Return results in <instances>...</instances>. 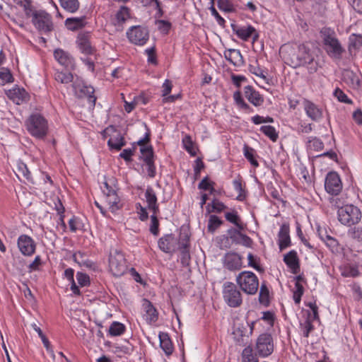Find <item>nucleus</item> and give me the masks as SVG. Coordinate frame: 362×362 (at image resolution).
<instances>
[{"label": "nucleus", "instance_id": "34", "mask_svg": "<svg viewBox=\"0 0 362 362\" xmlns=\"http://www.w3.org/2000/svg\"><path fill=\"white\" fill-rule=\"evenodd\" d=\"M259 357L257 352H254L253 347L251 344L244 348L241 353L242 362H259Z\"/></svg>", "mask_w": 362, "mask_h": 362}, {"label": "nucleus", "instance_id": "60", "mask_svg": "<svg viewBox=\"0 0 362 362\" xmlns=\"http://www.w3.org/2000/svg\"><path fill=\"white\" fill-rule=\"evenodd\" d=\"M333 95L341 103H344L346 104L353 103V101L350 98H349L346 94H345L344 92L339 88H337L334 90Z\"/></svg>", "mask_w": 362, "mask_h": 362}, {"label": "nucleus", "instance_id": "47", "mask_svg": "<svg viewBox=\"0 0 362 362\" xmlns=\"http://www.w3.org/2000/svg\"><path fill=\"white\" fill-rule=\"evenodd\" d=\"M260 131L274 142L276 141L279 138V134L276 129L271 125L262 126Z\"/></svg>", "mask_w": 362, "mask_h": 362}, {"label": "nucleus", "instance_id": "13", "mask_svg": "<svg viewBox=\"0 0 362 362\" xmlns=\"http://www.w3.org/2000/svg\"><path fill=\"white\" fill-rule=\"evenodd\" d=\"M325 188L332 195H337L341 192L342 183L338 173L336 172L327 173L325 182Z\"/></svg>", "mask_w": 362, "mask_h": 362}, {"label": "nucleus", "instance_id": "19", "mask_svg": "<svg viewBox=\"0 0 362 362\" xmlns=\"http://www.w3.org/2000/svg\"><path fill=\"white\" fill-rule=\"evenodd\" d=\"M189 237L187 234H181L180 244V262L185 267L189 266L190 264V254H189Z\"/></svg>", "mask_w": 362, "mask_h": 362}, {"label": "nucleus", "instance_id": "1", "mask_svg": "<svg viewBox=\"0 0 362 362\" xmlns=\"http://www.w3.org/2000/svg\"><path fill=\"white\" fill-rule=\"evenodd\" d=\"M288 60L293 67H306L310 74H314L318 70L319 62L315 59L314 52L305 44H300L296 49H293L289 54Z\"/></svg>", "mask_w": 362, "mask_h": 362}, {"label": "nucleus", "instance_id": "38", "mask_svg": "<svg viewBox=\"0 0 362 362\" xmlns=\"http://www.w3.org/2000/svg\"><path fill=\"white\" fill-rule=\"evenodd\" d=\"M259 302L261 305L265 307H268L270 304L269 290L264 282L260 286Z\"/></svg>", "mask_w": 362, "mask_h": 362}, {"label": "nucleus", "instance_id": "59", "mask_svg": "<svg viewBox=\"0 0 362 362\" xmlns=\"http://www.w3.org/2000/svg\"><path fill=\"white\" fill-rule=\"evenodd\" d=\"M214 182L209 181V177L206 176L204 177L202 181L198 185V188L199 189L203 190H210L211 193H213L214 191Z\"/></svg>", "mask_w": 362, "mask_h": 362}, {"label": "nucleus", "instance_id": "39", "mask_svg": "<svg viewBox=\"0 0 362 362\" xmlns=\"http://www.w3.org/2000/svg\"><path fill=\"white\" fill-rule=\"evenodd\" d=\"M243 154L245 158L250 163V164L257 168L259 166V163L257 160L256 152L254 148L249 146L247 144H245L243 146Z\"/></svg>", "mask_w": 362, "mask_h": 362}, {"label": "nucleus", "instance_id": "46", "mask_svg": "<svg viewBox=\"0 0 362 362\" xmlns=\"http://www.w3.org/2000/svg\"><path fill=\"white\" fill-rule=\"evenodd\" d=\"M223 221L216 215H211L209 216L207 225L208 231L210 233H214L215 230L218 228Z\"/></svg>", "mask_w": 362, "mask_h": 362}, {"label": "nucleus", "instance_id": "56", "mask_svg": "<svg viewBox=\"0 0 362 362\" xmlns=\"http://www.w3.org/2000/svg\"><path fill=\"white\" fill-rule=\"evenodd\" d=\"M124 331V326L123 324L117 322H114L110 327L109 333L112 336L121 335Z\"/></svg>", "mask_w": 362, "mask_h": 362}, {"label": "nucleus", "instance_id": "25", "mask_svg": "<svg viewBox=\"0 0 362 362\" xmlns=\"http://www.w3.org/2000/svg\"><path fill=\"white\" fill-rule=\"evenodd\" d=\"M244 94L245 98L254 106L259 107L263 105L264 101V97L252 86H247L244 88Z\"/></svg>", "mask_w": 362, "mask_h": 362}, {"label": "nucleus", "instance_id": "12", "mask_svg": "<svg viewBox=\"0 0 362 362\" xmlns=\"http://www.w3.org/2000/svg\"><path fill=\"white\" fill-rule=\"evenodd\" d=\"M104 135L105 136H110L107 145L112 150L119 151L125 145L121 133L112 126H110L104 130Z\"/></svg>", "mask_w": 362, "mask_h": 362}, {"label": "nucleus", "instance_id": "48", "mask_svg": "<svg viewBox=\"0 0 362 362\" xmlns=\"http://www.w3.org/2000/svg\"><path fill=\"white\" fill-rule=\"evenodd\" d=\"M307 146L311 150L320 151L323 149L324 144L319 138L310 136L308 139Z\"/></svg>", "mask_w": 362, "mask_h": 362}, {"label": "nucleus", "instance_id": "16", "mask_svg": "<svg viewBox=\"0 0 362 362\" xmlns=\"http://www.w3.org/2000/svg\"><path fill=\"white\" fill-rule=\"evenodd\" d=\"M55 59L69 71H73L76 68L74 59L67 52L62 49H57L54 52Z\"/></svg>", "mask_w": 362, "mask_h": 362}, {"label": "nucleus", "instance_id": "21", "mask_svg": "<svg viewBox=\"0 0 362 362\" xmlns=\"http://www.w3.org/2000/svg\"><path fill=\"white\" fill-rule=\"evenodd\" d=\"M248 325L240 324L233 331V339L235 343L239 346H245L250 337L248 333Z\"/></svg>", "mask_w": 362, "mask_h": 362}, {"label": "nucleus", "instance_id": "45", "mask_svg": "<svg viewBox=\"0 0 362 362\" xmlns=\"http://www.w3.org/2000/svg\"><path fill=\"white\" fill-rule=\"evenodd\" d=\"M248 266L252 267L259 273H264V269L261 265V259L259 257L253 255L252 253L247 255Z\"/></svg>", "mask_w": 362, "mask_h": 362}, {"label": "nucleus", "instance_id": "49", "mask_svg": "<svg viewBox=\"0 0 362 362\" xmlns=\"http://www.w3.org/2000/svg\"><path fill=\"white\" fill-rule=\"evenodd\" d=\"M54 78L57 82H59L62 84H67L73 81L74 76L73 74L70 72L66 73L57 71L54 74Z\"/></svg>", "mask_w": 362, "mask_h": 362}, {"label": "nucleus", "instance_id": "35", "mask_svg": "<svg viewBox=\"0 0 362 362\" xmlns=\"http://www.w3.org/2000/svg\"><path fill=\"white\" fill-rule=\"evenodd\" d=\"M341 274L343 277L356 278L361 275L358 265L356 264H346L341 268Z\"/></svg>", "mask_w": 362, "mask_h": 362}, {"label": "nucleus", "instance_id": "55", "mask_svg": "<svg viewBox=\"0 0 362 362\" xmlns=\"http://www.w3.org/2000/svg\"><path fill=\"white\" fill-rule=\"evenodd\" d=\"M137 45H144L148 40L149 35L148 31L142 28L141 26L137 25Z\"/></svg>", "mask_w": 362, "mask_h": 362}, {"label": "nucleus", "instance_id": "27", "mask_svg": "<svg viewBox=\"0 0 362 362\" xmlns=\"http://www.w3.org/2000/svg\"><path fill=\"white\" fill-rule=\"evenodd\" d=\"M231 28L238 37L243 41H248L252 33L255 32V28L251 25L238 26L233 23L231 24Z\"/></svg>", "mask_w": 362, "mask_h": 362}, {"label": "nucleus", "instance_id": "28", "mask_svg": "<svg viewBox=\"0 0 362 362\" xmlns=\"http://www.w3.org/2000/svg\"><path fill=\"white\" fill-rule=\"evenodd\" d=\"M303 105L307 115L311 119L316 121L322 117V110L313 102L307 99H304Z\"/></svg>", "mask_w": 362, "mask_h": 362}, {"label": "nucleus", "instance_id": "2", "mask_svg": "<svg viewBox=\"0 0 362 362\" xmlns=\"http://www.w3.org/2000/svg\"><path fill=\"white\" fill-rule=\"evenodd\" d=\"M322 47L327 55L335 59H341L345 52L341 42L337 37L334 30L330 28L324 27L320 31Z\"/></svg>", "mask_w": 362, "mask_h": 362}, {"label": "nucleus", "instance_id": "64", "mask_svg": "<svg viewBox=\"0 0 362 362\" xmlns=\"http://www.w3.org/2000/svg\"><path fill=\"white\" fill-rule=\"evenodd\" d=\"M350 286L354 295V300L358 302H362V288L360 285L357 283H354Z\"/></svg>", "mask_w": 362, "mask_h": 362}, {"label": "nucleus", "instance_id": "41", "mask_svg": "<svg viewBox=\"0 0 362 362\" xmlns=\"http://www.w3.org/2000/svg\"><path fill=\"white\" fill-rule=\"evenodd\" d=\"M308 315L306 320L303 322L300 323V328L303 331L304 337L308 338L310 333L314 329V325H313V320L311 319V314L310 311H308Z\"/></svg>", "mask_w": 362, "mask_h": 362}, {"label": "nucleus", "instance_id": "15", "mask_svg": "<svg viewBox=\"0 0 362 362\" xmlns=\"http://www.w3.org/2000/svg\"><path fill=\"white\" fill-rule=\"evenodd\" d=\"M72 86L76 95L80 98H88V101L92 105H95L96 97L94 95L95 90L93 87L84 83L81 84L76 81L73 83Z\"/></svg>", "mask_w": 362, "mask_h": 362}, {"label": "nucleus", "instance_id": "62", "mask_svg": "<svg viewBox=\"0 0 362 362\" xmlns=\"http://www.w3.org/2000/svg\"><path fill=\"white\" fill-rule=\"evenodd\" d=\"M243 230H239L238 228H231L227 230V233L231 241L235 244L240 243V236H241Z\"/></svg>", "mask_w": 362, "mask_h": 362}, {"label": "nucleus", "instance_id": "53", "mask_svg": "<svg viewBox=\"0 0 362 362\" xmlns=\"http://www.w3.org/2000/svg\"><path fill=\"white\" fill-rule=\"evenodd\" d=\"M155 23L159 32L163 35H168L172 28V23L168 21L158 19Z\"/></svg>", "mask_w": 362, "mask_h": 362}, {"label": "nucleus", "instance_id": "40", "mask_svg": "<svg viewBox=\"0 0 362 362\" xmlns=\"http://www.w3.org/2000/svg\"><path fill=\"white\" fill-rule=\"evenodd\" d=\"M60 6L67 12L75 13L80 6V3L78 0H59Z\"/></svg>", "mask_w": 362, "mask_h": 362}, {"label": "nucleus", "instance_id": "42", "mask_svg": "<svg viewBox=\"0 0 362 362\" xmlns=\"http://www.w3.org/2000/svg\"><path fill=\"white\" fill-rule=\"evenodd\" d=\"M233 185L234 189L239 192L238 195L236 197V200L240 202L244 201L247 197V193L242 184L241 177H238L237 179H235L233 181Z\"/></svg>", "mask_w": 362, "mask_h": 362}, {"label": "nucleus", "instance_id": "29", "mask_svg": "<svg viewBox=\"0 0 362 362\" xmlns=\"http://www.w3.org/2000/svg\"><path fill=\"white\" fill-rule=\"evenodd\" d=\"M78 47L86 54H93L95 53V48L91 45L89 36L88 34H82L78 37L77 40Z\"/></svg>", "mask_w": 362, "mask_h": 362}, {"label": "nucleus", "instance_id": "32", "mask_svg": "<svg viewBox=\"0 0 362 362\" xmlns=\"http://www.w3.org/2000/svg\"><path fill=\"white\" fill-rule=\"evenodd\" d=\"M158 337L160 348L167 356H170L174 351V346L168 334L160 332Z\"/></svg>", "mask_w": 362, "mask_h": 362}, {"label": "nucleus", "instance_id": "36", "mask_svg": "<svg viewBox=\"0 0 362 362\" xmlns=\"http://www.w3.org/2000/svg\"><path fill=\"white\" fill-rule=\"evenodd\" d=\"M225 218L227 221L233 224L239 230H244L245 225L243 223L237 211L233 209L231 211L225 213Z\"/></svg>", "mask_w": 362, "mask_h": 362}, {"label": "nucleus", "instance_id": "10", "mask_svg": "<svg viewBox=\"0 0 362 362\" xmlns=\"http://www.w3.org/2000/svg\"><path fill=\"white\" fill-rule=\"evenodd\" d=\"M109 267L112 274L115 276H120L124 274L127 269L124 255L118 251L110 253Z\"/></svg>", "mask_w": 362, "mask_h": 362}, {"label": "nucleus", "instance_id": "61", "mask_svg": "<svg viewBox=\"0 0 362 362\" xmlns=\"http://www.w3.org/2000/svg\"><path fill=\"white\" fill-rule=\"evenodd\" d=\"M211 206L212 207V210H208L209 213L216 212L220 214L228 208V206L226 204H224V203H223L222 202L219 201L217 199H213Z\"/></svg>", "mask_w": 362, "mask_h": 362}, {"label": "nucleus", "instance_id": "11", "mask_svg": "<svg viewBox=\"0 0 362 362\" xmlns=\"http://www.w3.org/2000/svg\"><path fill=\"white\" fill-rule=\"evenodd\" d=\"M32 22L40 33H47L53 29L51 16L43 11H35L33 13Z\"/></svg>", "mask_w": 362, "mask_h": 362}, {"label": "nucleus", "instance_id": "54", "mask_svg": "<svg viewBox=\"0 0 362 362\" xmlns=\"http://www.w3.org/2000/svg\"><path fill=\"white\" fill-rule=\"evenodd\" d=\"M304 293V288L300 282L295 283V290L293 292V299L296 305L300 304L301 297Z\"/></svg>", "mask_w": 362, "mask_h": 362}, {"label": "nucleus", "instance_id": "17", "mask_svg": "<svg viewBox=\"0 0 362 362\" xmlns=\"http://www.w3.org/2000/svg\"><path fill=\"white\" fill-rule=\"evenodd\" d=\"M141 310L143 317L149 324L156 322L158 319V312L152 303L146 298L141 300Z\"/></svg>", "mask_w": 362, "mask_h": 362}, {"label": "nucleus", "instance_id": "14", "mask_svg": "<svg viewBox=\"0 0 362 362\" xmlns=\"http://www.w3.org/2000/svg\"><path fill=\"white\" fill-rule=\"evenodd\" d=\"M223 264L229 271L240 270L243 267V257L237 252H228L223 257Z\"/></svg>", "mask_w": 362, "mask_h": 362}, {"label": "nucleus", "instance_id": "22", "mask_svg": "<svg viewBox=\"0 0 362 362\" xmlns=\"http://www.w3.org/2000/svg\"><path fill=\"white\" fill-rule=\"evenodd\" d=\"M278 245L281 251L291 245L290 226L288 223H283L278 233Z\"/></svg>", "mask_w": 362, "mask_h": 362}, {"label": "nucleus", "instance_id": "24", "mask_svg": "<svg viewBox=\"0 0 362 362\" xmlns=\"http://www.w3.org/2000/svg\"><path fill=\"white\" fill-rule=\"evenodd\" d=\"M320 237L333 254L339 255L343 252V246L335 238L328 235L327 232L325 234L320 233Z\"/></svg>", "mask_w": 362, "mask_h": 362}, {"label": "nucleus", "instance_id": "18", "mask_svg": "<svg viewBox=\"0 0 362 362\" xmlns=\"http://www.w3.org/2000/svg\"><path fill=\"white\" fill-rule=\"evenodd\" d=\"M177 240L173 234L165 235L158 242L160 250L169 254H173L177 250Z\"/></svg>", "mask_w": 362, "mask_h": 362}, {"label": "nucleus", "instance_id": "44", "mask_svg": "<svg viewBox=\"0 0 362 362\" xmlns=\"http://www.w3.org/2000/svg\"><path fill=\"white\" fill-rule=\"evenodd\" d=\"M141 127L145 130L144 137L141 138L137 141V146H152L151 142V130L148 127L147 124L145 122H141Z\"/></svg>", "mask_w": 362, "mask_h": 362}, {"label": "nucleus", "instance_id": "30", "mask_svg": "<svg viewBox=\"0 0 362 362\" xmlns=\"http://www.w3.org/2000/svg\"><path fill=\"white\" fill-rule=\"evenodd\" d=\"M145 198L148 204V208L152 211L153 214L159 212V207L157 204V197L152 187H148L145 192Z\"/></svg>", "mask_w": 362, "mask_h": 362}, {"label": "nucleus", "instance_id": "58", "mask_svg": "<svg viewBox=\"0 0 362 362\" xmlns=\"http://www.w3.org/2000/svg\"><path fill=\"white\" fill-rule=\"evenodd\" d=\"M348 235L352 239L362 241V226L351 227L348 230Z\"/></svg>", "mask_w": 362, "mask_h": 362}, {"label": "nucleus", "instance_id": "63", "mask_svg": "<svg viewBox=\"0 0 362 362\" xmlns=\"http://www.w3.org/2000/svg\"><path fill=\"white\" fill-rule=\"evenodd\" d=\"M157 214H153L151 216V223L150 231L154 235H158L159 233V221L156 216Z\"/></svg>", "mask_w": 362, "mask_h": 362}, {"label": "nucleus", "instance_id": "37", "mask_svg": "<svg viewBox=\"0 0 362 362\" xmlns=\"http://www.w3.org/2000/svg\"><path fill=\"white\" fill-rule=\"evenodd\" d=\"M15 173L20 180L23 179L24 182H33L31 173L28 169L27 165L23 162H18L17 163Z\"/></svg>", "mask_w": 362, "mask_h": 362}, {"label": "nucleus", "instance_id": "8", "mask_svg": "<svg viewBox=\"0 0 362 362\" xmlns=\"http://www.w3.org/2000/svg\"><path fill=\"white\" fill-rule=\"evenodd\" d=\"M223 297L227 305L231 308H238L243 303L240 291L235 284L230 281L223 284Z\"/></svg>", "mask_w": 362, "mask_h": 362}, {"label": "nucleus", "instance_id": "51", "mask_svg": "<svg viewBox=\"0 0 362 362\" xmlns=\"http://www.w3.org/2000/svg\"><path fill=\"white\" fill-rule=\"evenodd\" d=\"M26 94L23 88H16L9 90L10 97L16 100L17 104H20L25 99Z\"/></svg>", "mask_w": 362, "mask_h": 362}, {"label": "nucleus", "instance_id": "33", "mask_svg": "<svg viewBox=\"0 0 362 362\" xmlns=\"http://www.w3.org/2000/svg\"><path fill=\"white\" fill-rule=\"evenodd\" d=\"M86 24V16L80 18H68L65 21V25L67 29L75 31L83 28Z\"/></svg>", "mask_w": 362, "mask_h": 362}, {"label": "nucleus", "instance_id": "52", "mask_svg": "<svg viewBox=\"0 0 362 362\" xmlns=\"http://www.w3.org/2000/svg\"><path fill=\"white\" fill-rule=\"evenodd\" d=\"M349 50L351 52L352 49H357L362 46V35L351 34L349 38Z\"/></svg>", "mask_w": 362, "mask_h": 362}, {"label": "nucleus", "instance_id": "57", "mask_svg": "<svg viewBox=\"0 0 362 362\" xmlns=\"http://www.w3.org/2000/svg\"><path fill=\"white\" fill-rule=\"evenodd\" d=\"M217 6L221 11L225 12H232L234 11L232 0H218Z\"/></svg>", "mask_w": 362, "mask_h": 362}, {"label": "nucleus", "instance_id": "4", "mask_svg": "<svg viewBox=\"0 0 362 362\" xmlns=\"http://www.w3.org/2000/svg\"><path fill=\"white\" fill-rule=\"evenodd\" d=\"M236 283L245 293L255 295L258 291L259 279L255 273L250 271H243L236 276Z\"/></svg>", "mask_w": 362, "mask_h": 362}, {"label": "nucleus", "instance_id": "5", "mask_svg": "<svg viewBox=\"0 0 362 362\" xmlns=\"http://www.w3.org/2000/svg\"><path fill=\"white\" fill-rule=\"evenodd\" d=\"M26 126L30 134L37 139H43L47 134V121L40 114L31 115L26 122Z\"/></svg>", "mask_w": 362, "mask_h": 362}, {"label": "nucleus", "instance_id": "20", "mask_svg": "<svg viewBox=\"0 0 362 362\" xmlns=\"http://www.w3.org/2000/svg\"><path fill=\"white\" fill-rule=\"evenodd\" d=\"M18 247L23 255L31 256L35 251L36 245L30 236L21 235L18 239Z\"/></svg>", "mask_w": 362, "mask_h": 362}, {"label": "nucleus", "instance_id": "26", "mask_svg": "<svg viewBox=\"0 0 362 362\" xmlns=\"http://www.w3.org/2000/svg\"><path fill=\"white\" fill-rule=\"evenodd\" d=\"M342 80L353 89H358L361 87L360 77L357 73L351 69H344L342 71Z\"/></svg>", "mask_w": 362, "mask_h": 362}, {"label": "nucleus", "instance_id": "6", "mask_svg": "<svg viewBox=\"0 0 362 362\" xmlns=\"http://www.w3.org/2000/svg\"><path fill=\"white\" fill-rule=\"evenodd\" d=\"M105 197V202L109 209L115 212L120 208V199L117 194V189L115 185V180L110 179L105 180L103 186L101 187Z\"/></svg>", "mask_w": 362, "mask_h": 362}, {"label": "nucleus", "instance_id": "50", "mask_svg": "<svg viewBox=\"0 0 362 362\" xmlns=\"http://www.w3.org/2000/svg\"><path fill=\"white\" fill-rule=\"evenodd\" d=\"M183 147L191 156H195L197 151L194 148V142L189 135H185L182 139Z\"/></svg>", "mask_w": 362, "mask_h": 362}, {"label": "nucleus", "instance_id": "31", "mask_svg": "<svg viewBox=\"0 0 362 362\" xmlns=\"http://www.w3.org/2000/svg\"><path fill=\"white\" fill-rule=\"evenodd\" d=\"M225 57L234 66H239L243 64V57L238 49H230L224 52Z\"/></svg>", "mask_w": 362, "mask_h": 362}, {"label": "nucleus", "instance_id": "9", "mask_svg": "<svg viewBox=\"0 0 362 362\" xmlns=\"http://www.w3.org/2000/svg\"><path fill=\"white\" fill-rule=\"evenodd\" d=\"M255 349L261 358L270 356L274 349V339L272 334L266 332L259 334L256 340Z\"/></svg>", "mask_w": 362, "mask_h": 362}, {"label": "nucleus", "instance_id": "3", "mask_svg": "<svg viewBox=\"0 0 362 362\" xmlns=\"http://www.w3.org/2000/svg\"><path fill=\"white\" fill-rule=\"evenodd\" d=\"M337 215L339 221L349 227L358 224L362 218L361 209L353 204L340 207L337 211Z\"/></svg>", "mask_w": 362, "mask_h": 362}, {"label": "nucleus", "instance_id": "43", "mask_svg": "<svg viewBox=\"0 0 362 362\" xmlns=\"http://www.w3.org/2000/svg\"><path fill=\"white\" fill-rule=\"evenodd\" d=\"M233 99L240 109L248 113L253 112V109L243 100L240 90H237L233 93Z\"/></svg>", "mask_w": 362, "mask_h": 362}, {"label": "nucleus", "instance_id": "7", "mask_svg": "<svg viewBox=\"0 0 362 362\" xmlns=\"http://www.w3.org/2000/svg\"><path fill=\"white\" fill-rule=\"evenodd\" d=\"M139 159L144 163L142 167H145L148 177L154 178L156 175V167L153 146H139Z\"/></svg>", "mask_w": 362, "mask_h": 362}, {"label": "nucleus", "instance_id": "23", "mask_svg": "<svg viewBox=\"0 0 362 362\" xmlns=\"http://www.w3.org/2000/svg\"><path fill=\"white\" fill-rule=\"evenodd\" d=\"M283 260L293 274L300 272V259L296 250H292L284 255Z\"/></svg>", "mask_w": 362, "mask_h": 362}]
</instances>
